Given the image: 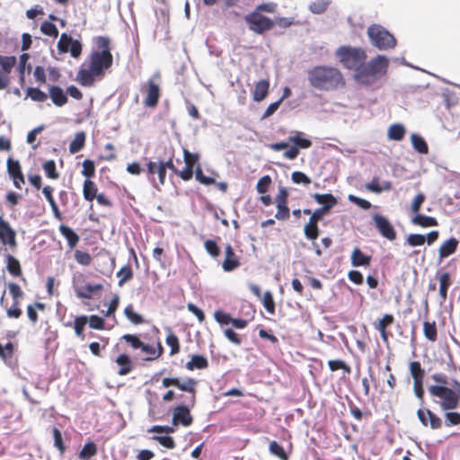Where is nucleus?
<instances>
[{"mask_svg": "<svg viewBox=\"0 0 460 460\" xmlns=\"http://www.w3.org/2000/svg\"><path fill=\"white\" fill-rule=\"evenodd\" d=\"M59 232L66 239L70 248H74L79 242L78 234L69 226L61 225L59 226Z\"/></svg>", "mask_w": 460, "mask_h": 460, "instance_id": "b1692460", "label": "nucleus"}, {"mask_svg": "<svg viewBox=\"0 0 460 460\" xmlns=\"http://www.w3.org/2000/svg\"><path fill=\"white\" fill-rule=\"evenodd\" d=\"M102 288V284H87L84 287L75 288V294L79 298L91 299L93 293Z\"/></svg>", "mask_w": 460, "mask_h": 460, "instance_id": "412c9836", "label": "nucleus"}, {"mask_svg": "<svg viewBox=\"0 0 460 460\" xmlns=\"http://www.w3.org/2000/svg\"><path fill=\"white\" fill-rule=\"evenodd\" d=\"M291 179L294 183L308 185L311 183V179L302 172L296 171L292 172Z\"/></svg>", "mask_w": 460, "mask_h": 460, "instance_id": "bf43d9fd", "label": "nucleus"}, {"mask_svg": "<svg viewBox=\"0 0 460 460\" xmlns=\"http://www.w3.org/2000/svg\"><path fill=\"white\" fill-rule=\"evenodd\" d=\"M411 223L421 227L437 226L438 220L429 216L418 213L411 218Z\"/></svg>", "mask_w": 460, "mask_h": 460, "instance_id": "5701e85b", "label": "nucleus"}, {"mask_svg": "<svg viewBox=\"0 0 460 460\" xmlns=\"http://www.w3.org/2000/svg\"><path fill=\"white\" fill-rule=\"evenodd\" d=\"M244 21L250 31L260 35L270 31L275 25L273 20L253 11L244 16Z\"/></svg>", "mask_w": 460, "mask_h": 460, "instance_id": "423d86ee", "label": "nucleus"}, {"mask_svg": "<svg viewBox=\"0 0 460 460\" xmlns=\"http://www.w3.org/2000/svg\"><path fill=\"white\" fill-rule=\"evenodd\" d=\"M7 172L11 178L23 176L20 163L17 160L9 158L7 160Z\"/></svg>", "mask_w": 460, "mask_h": 460, "instance_id": "a19ab883", "label": "nucleus"}, {"mask_svg": "<svg viewBox=\"0 0 460 460\" xmlns=\"http://www.w3.org/2000/svg\"><path fill=\"white\" fill-rule=\"evenodd\" d=\"M124 313L126 317L134 324H138L143 322L142 316L134 311L131 305L126 306Z\"/></svg>", "mask_w": 460, "mask_h": 460, "instance_id": "8fccbe9b", "label": "nucleus"}, {"mask_svg": "<svg viewBox=\"0 0 460 460\" xmlns=\"http://www.w3.org/2000/svg\"><path fill=\"white\" fill-rule=\"evenodd\" d=\"M271 183V178L269 175H265L261 177L256 185V190L259 193L264 194L267 192L270 185Z\"/></svg>", "mask_w": 460, "mask_h": 460, "instance_id": "0e129e2a", "label": "nucleus"}, {"mask_svg": "<svg viewBox=\"0 0 460 460\" xmlns=\"http://www.w3.org/2000/svg\"><path fill=\"white\" fill-rule=\"evenodd\" d=\"M83 195L84 198L88 201H92L95 199L97 195V187L93 181L89 179L84 181L83 186Z\"/></svg>", "mask_w": 460, "mask_h": 460, "instance_id": "473e14b6", "label": "nucleus"}, {"mask_svg": "<svg viewBox=\"0 0 460 460\" xmlns=\"http://www.w3.org/2000/svg\"><path fill=\"white\" fill-rule=\"evenodd\" d=\"M160 97V90L159 86L155 84L152 80L148 81V88L146 92V97L144 102L146 107H155L156 106L158 100Z\"/></svg>", "mask_w": 460, "mask_h": 460, "instance_id": "2eb2a0df", "label": "nucleus"}, {"mask_svg": "<svg viewBox=\"0 0 460 460\" xmlns=\"http://www.w3.org/2000/svg\"><path fill=\"white\" fill-rule=\"evenodd\" d=\"M153 439L168 449H173L176 447L174 439L170 436H154Z\"/></svg>", "mask_w": 460, "mask_h": 460, "instance_id": "5fc2aeb1", "label": "nucleus"}, {"mask_svg": "<svg viewBox=\"0 0 460 460\" xmlns=\"http://www.w3.org/2000/svg\"><path fill=\"white\" fill-rule=\"evenodd\" d=\"M458 243L459 242L454 237L445 241L438 249L439 259L442 260L453 254L456 251Z\"/></svg>", "mask_w": 460, "mask_h": 460, "instance_id": "f3484780", "label": "nucleus"}, {"mask_svg": "<svg viewBox=\"0 0 460 460\" xmlns=\"http://www.w3.org/2000/svg\"><path fill=\"white\" fill-rule=\"evenodd\" d=\"M120 367L118 371L119 376H126L133 370V363L131 358L126 354H120L115 360Z\"/></svg>", "mask_w": 460, "mask_h": 460, "instance_id": "6ab92c4d", "label": "nucleus"}, {"mask_svg": "<svg viewBox=\"0 0 460 460\" xmlns=\"http://www.w3.org/2000/svg\"><path fill=\"white\" fill-rule=\"evenodd\" d=\"M75 259L79 264L84 266L89 265L92 261V258L88 252L79 250L75 252Z\"/></svg>", "mask_w": 460, "mask_h": 460, "instance_id": "338daca9", "label": "nucleus"}, {"mask_svg": "<svg viewBox=\"0 0 460 460\" xmlns=\"http://www.w3.org/2000/svg\"><path fill=\"white\" fill-rule=\"evenodd\" d=\"M307 79L311 86L321 91H335L345 85L341 70L331 66H318L310 69Z\"/></svg>", "mask_w": 460, "mask_h": 460, "instance_id": "f03ea898", "label": "nucleus"}, {"mask_svg": "<svg viewBox=\"0 0 460 460\" xmlns=\"http://www.w3.org/2000/svg\"><path fill=\"white\" fill-rule=\"evenodd\" d=\"M198 384V380L194 378H187L186 380L181 381L177 377V385H175L174 387H177L187 394L184 397V402L190 406H194L196 404Z\"/></svg>", "mask_w": 460, "mask_h": 460, "instance_id": "6e6552de", "label": "nucleus"}, {"mask_svg": "<svg viewBox=\"0 0 460 460\" xmlns=\"http://www.w3.org/2000/svg\"><path fill=\"white\" fill-rule=\"evenodd\" d=\"M390 60L384 55H377L372 58L364 65H361L358 70L353 74L354 81L365 87H370L376 84L388 71Z\"/></svg>", "mask_w": 460, "mask_h": 460, "instance_id": "7ed1b4c3", "label": "nucleus"}, {"mask_svg": "<svg viewBox=\"0 0 460 460\" xmlns=\"http://www.w3.org/2000/svg\"><path fill=\"white\" fill-rule=\"evenodd\" d=\"M52 191H53V189L50 187V186H45L43 189H42V193L44 194L46 199L49 201L50 207H51V209H52V212L54 214V217L57 218V219H59L61 220L62 217H61V213L58 208V205L52 196Z\"/></svg>", "mask_w": 460, "mask_h": 460, "instance_id": "bb28decb", "label": "nucleus"}, {"mask_svg": "<svg viewBox=\"0 0 460 460\" xmlns=\"http://www.w3.org/2000/svg\"><path fill=\"white\" fill-rule=\"evenodd\" d=\"M46 175L50 179H58V173L56 171V164L53 160H49L43 164Z\"/></svg>", "mask_w": 460, "mask_h": 460, "instance_id": "6e6d98bb", "label": "nucleus"}, {"mask_svg": "<svg viewBox=\"0 0 460 460\" xmlns=\"http://www.w3.org/2000/svg\"><path fill=\"white\" fill-rule=\"evenodd\" d=\"M350 259L353 267L368 266L371 261V256L366 255L358 247L353 249Z\"/></svg>", "mask_w": 460, "mask_h": 460, "instance_id": "a211bd4d", "label": "nucleus"}, {"mask_svg": "<svg viewBox=\"0 0 460 460\" xmlns=\"http://www.w3.org/2000/svg\"><path fill=\"white\" fill-rule=\"evenodd\" d=\"M16 64V58L13 56H2L0 55V70L11 73L13 67Z\"/></svg>", "mask_w": 460, "mask_h": 460, "instance_id": "ea45409f", "label": "nucleus"}, {"mask_svg": "<svg viewBox=\"0 0 460 460\" xmlns=\"http://www.w3.org/2000/svg\"><path fill=\"white\" fill-rule=\"evenodd\" d=\"M372 219L376 228L383 237L389 241L396 239V232L391 222L385 216L374 214Z\"/></svg>", "mask_w": 460, "mask_h": 460, "instance_id": "1a4fd4ad", "label": "nucleus"}, {"mask_svg": "<svg viewBox=\"0 0 460 460\" xmlns=\"http://www.w3.org/2000/svg\"><path fill=\"white\" fill-rule=\"evenodd\" d=\"M423 332L428 340L435 341L437 338V328L435 323L425 322L423 324Z\"/></svg>", "mask_w": 460, "mask_h": 460, "instance_id": "3c124183", "label": "nucleus"}, {"mask_svg": "<svg viewBox=\"0 0 460 460\" xmlns=\"http://www.w3.org/2000/svg\"><path fill=\"white\" fill-rule=\"evenodd\" d=\"M446 426L450 427L460 424V413L456 411H447L445 414Z\"/></svg>", "mask_w": 460, "mask_h": 460, "instance_id": "e2e57ef3", "label": "nucleus"}, {"mask_svg": "<svg viewBox=\"0 0 460 460\" xmlns=\"http://www.w3.org/2000/svg\"><path fill=\"white\" fill-rule=\"evenodd\" d=\"M319 232L318 225L306 224L304 226V234L308 240L315 241L319 236Z\"/></svg>", "mask_w": 460, "mask_h": 460, "instance_id": "de8ad7c7", "label": "nucleus"}, {"mask_svg": "<svg viewBox=\"0 0 460 460\" xmlns=\"http://www.w3.org/2000/svg\"><path fill=\"white\" fill-rule=\"evenodd\" d=\"M367 34L371 45L379 50L394 49L396 40L385 27L372 24L367 28Z\"/></svg>", "mask_w": 460, "mask_h": 460, "instance_id": "39448f33", "label": "nucleus"}, {"mask_svg": "<svg viewBox=\"0 0 460 460\" xmlns=\"http://www.w3.org/2000/svg\"><path fill=\"white\" fill-rule=\"evenodd\" d=\"M405 128L401 123L393 124L389 127L387 137L391 140L401 141L405 135Z\"/></svg>", "mask_w": 460, "mask_h": 460, "instance_id": "a878e982", "label": "nucleus"}, {"mask_svg": "<svg viewBox=\"0 0 460 460\" xmlns=\"http://www.w3.org/2000/svg\"><path fill=\"white\" fill-rule=\"evenodd\" d=\"M269 449L272 455L276 456L280 460H288V455L286 453L284 447L277 441H271Z\"/></svg>", "mask_w": 460, "mask_h": 460, "instance_id": "58836bf2", "label": "nucleus"}, {"mask_svg": "<svg viewBox=\"0 0 460 460\" xmlns=\"http://www.w3.org/2000/svg\"><path fill=\"white\" fill-rule=\"evenodd\" d=\"M72 37L67 35L66 33H62L60 39L58 42V49L60 53H66L67 48H69L71 44Z\"/></svg>", "mask_w": 460, "mask_h": 460, "instance_id": "4d7b16f0", "label": "nucleus"}, {"mask_svg": "<svg viewBox=\"0 0 460 460\" xmlns=\"http://www.w3.org/2000/svg\"><path fill=\"white\" fill-rule=\"evenodd\" d=\"M193 406H190L188 403L185 405H178L172 411V424L177 426L179 424L188 427L192 421L193 418L190 414V408Z\"/></svg>", "mask_w": 460, "mask_h": 460, "instance_id": "9d476101", "label": "nucleus"}, {"mask_svg": "<svg viewBox=\"0 0 460 460\" xmlns=\"http://www.w3.org/2000/svg\"><path fill=\"white\" fill-rule=\"evenodd\" d=\"M431 378L437 383L429 386L430 395L439 399V404L443 411H451L459 405L460 382L456 379L449 380L448 376L442 373H436Z\"/></svg>", "mask_w": 460, "mask_h": 460, "instance_id": "f257e3e1", "label": "nucleus"}, {"mask_svg": "<svg viewBox=\"0 0 460 460\" xmlns=\"http://www.w3.org/2000/svg\"><path fill=\"white\" fill-rule=\"evenodd\" d=\"M328 366L332 371L342 369L347 374L351 372L350 367L347 365L343 360L331 359L328 361Z\"/></svg>", "mask_w": 460, "mask_h": 460, "instance_id": "a18cd8bd", "label": "nucleus"}, {"mask_svg": "<svg viewBox=\"0 0 460 460\" xmlns=\"http://www.w3.org/2000/svg\"><path fill=\"white\" fill-rule=\"evenodd\" d=\"M95 173V165L92 160L86 159L83 163L82 174L90 180Z\"/></svg>", "mask_w": 460, "mask_h": 460, "instance_id": "13d9d810", "label": "nucleus"}, {"mask_svg": "<svg viewBox=\"0 0 460 460\" xmlns=\"http://www.w3.org/2000/svg\"><path fill=\"white\" fill-rule=\"evenodd\" d=\"M49 95L52 102L58 107H62L67 102L66 93L58 85L49 86Z\"/></svg>", "mask_w": 460, "mask_h": 460, "instance_id": "4468645a", "label": "nucleus"}, {"mask_svg": "<svg viewBox=\"0 0 460 460\" xmlns=\"http://www.w3.org/2000/svg\"><path fill=\"white\" fill-rule=\"evenodd\" d=\"M335 57L341 65L356 73L367 58V52L360 47L342 45L335 50Z\"/></svg>", "mask_w": 460, "mask_h": 460, "instance_id": "20e7f679", "label": "nucleus"}, {"mask_svg": "<svg viewBox=\"0 0 460 460\" xmlns=\"http://www.w3.org/2000/svg\"><path fill=\"white\" fill-rule=\"evenodd\" d=\"M270 83L268 80H260L253 91V100L255 102H261L264 100L268 94Z\"/></svg>", "mask_w": 460, "mask_h": 460, "instance_id": "4be33fe9", "label": "nucleus"}, {"mask_svg": "<svg viewBox=\"0 0 460 460\" xmlns=\"http://www.w3.org/2000/svg\"><path fill=\"white\" fill-rule=\"evenodd\" d=\"M330 5L329 0H314L309 4V10L314 14L324 13Z\"/></svg>", "mask_w": 460, "mask_h": 460, "instance_id": "e433bc0d", "label": "nucleus"}, {"mask_svg": "<svg viewBox=\"0 0 460 460\" xmlns=\"http://www.w3.org/2000/svg\"><path fill=\"white\" fill-rule=\"evenodd\" d=\"M240 265L237 257L230 244L226 246V258L222 263L225 271H232Z\"/></svg>", "mask_w": 460, "mask_h": 460, "instance_id": "dca6fc26", "label": "nucleus"}, {"mask_svg": "<svg viewBox=\"0 0 460 460\" xmlns=\"http://www.w3.org/2000/svg\"><path fill=\"white\" fill-rule=\"evenodd\" d=\"M394 321V317L392 314H385L383 318L379 319L377 323H375L376 329L378 332H384L386 330V327L392 324Z\"/></svg>", "mask_w": 460, "mask_h": 460, "instance_id": "052dcab7", "label": "nucleus"}, {"mask_svg": "<svg viewBox=\"0 0 460 460\" xmlns=\"http://www.w3.org/2000/svg\"><path fill=\"white\" fill-rule=\"evenodd\" d=\"M97 454V447L94 442L90 441L84 445L82 450L79 453L81 459H89Z\"/></svg>", "mask_w": 460, "mask_h": 460, "instance_id": "4c0bfd02", "label": "nucleus"}, {"mask_svg": "<svg viewBox=\"0 0 460 460\" xmlns=\"http://www.w3.org/2000/svg\"><path fill=\"white\" fill-rule=\"evenodd\" d=\"M426 242V236L420 234H411L406 239V243L411 247L423 245Z\"/></svg>", "mask_w": 460, "mask_h": 460, "instance_id": "603ef678", "label": "nucleus"}, {"mask_svg": "<svg viewBox=\"0 0 460 460\" xmlns=\"http://www.w3.org/2000/svg\"><path fill=\"white\" fill-rule=\"evenodd\" d=\"M96 78H98L97 75L93 72L90 66L88 69H81L77 74V79L83 86H92Z\"/></svg>", "mask_w": 460, "mask_h": 460, "instance_id": "aec40b11", "label": "nucleus"}, {"mask_svg": "<svg viewBox=\"0 0 460 460\" xmlns=\"http://www.w3.org/2000/svg\"><path fill=\"white\" fill-rule=\"evenodd\" d=\"M410 371L413 381L423 380L425 371L419 361H412L410 364Z\"/></svg>", "mask_w": 460, "mask_h": 460, "instance_id": "79ce46f5", "label": "nucleus"}, {"mask_svg": "<svg viewBox=\"0 0 460 460\" xmlns=\"http://www.w3.org/2000/svg\"><path fill=\"white\" fill-rule=\"evenodd\" d=\"M145 360H154L164 353V347H140Z\"/></svg>", "mask_w": 460, "mask_h": 460, "instance_id": "c756f323", "label": "nucleus"}, {"mask_svg": "<svg viewBox=\"0 0 460 460\" xmlns=\"http://www.w3.org/2000/svg\"><path fill=\"white\" fill-rule=\"evenodd\" d=\"M13 352L14 347H0V357L8 365H12L14 362Z\"/></svg>", "mask_w": 460, "mask_h": 460, "instance_id": "864d4df0", "label": "nucleus"}, {"mask_svg": "<svg viewBox=\"0 0 460 460\" xmlns=\"http://www.w3.org/2000/svg\"><path fill=\"white\" fill-rule=\"evenodd\" d=\"M88 323V317L85 315L75 317L74 321L75 332L78 337H82L84 329Z\"/></svg>", "mask_w": 460, "mask_h": 460, "instance_id": "c03bdc74", "label": "nucleus"}, {"mask_svg": "<svg viewBox=\"0 0 460 460\" xmlns=\"http://www.w3.org/2000/svg\"><path fill=\"white\" fill-rule=\"evenodd\" d=\"M31 98L34 102H43L48 99V94L36 87H28L26 90V98Z\"/></svg>", "mask_w": 460, "mask_h": 460, "instance_id": "f704fd0d", "label": "nucleus"}, {"mask_svg": "<svg viewBox=\"0 0 460 460\" xmlns=\"http://www.w3.org/2000/svg\"><path fill=\"white\" fill-rule=\"evenodd\" d=\"M40 31L43 34L50 36V37L57 38L58 35V31L57 26L50 22L46 21V22H42V24L40 25Z\"/></svg>", "mask_w": 460, "mask_h": 460, "instance_id": "09e8293b", "label": "nucleus"}, {"mask_svg": "<svg viewBox=\"0 0 460 460\" xmlns=\"http://www.w3.org/2000/svg\"><path fill=\"white\" fill-rule=\"evenodd\" d=\"M6 259V270L8 272L14 276L19 277L22 275V269L19 261L11 254L5 256Z\"/></svg>", "mask_w": 460, "mask_h": 460, "instance_id": "c85d7f7f", "label": "nucleus"}, {"mask_svg": "<svg viewBox=\"0 0 460 460\" xmlns=\"http://www.w3.org/2000/svg\"><path fill=\"white\" fill-rule=\"evenodd\" d=\"M117 277L120 278L119 286L122 287L125 282L131 279L133 277V270L129 265L123 266L118 272Z\"/></svg>", "mask_w": 460, "mask_h": 460, "instance_id": "37998d69", "label": "nucleus"}, {"mask_svg": "<svg viewBox=\"0 0 460 460\" xmlns=\"http://www.w3.org/2000/svg\"><path fill=\"white\" fill-rule=\"evenodd\" d=\"M288 141L295 144L297 148H308L312 146V142L308 138L303 137V133L296 131L294 136L288 137Z\"/></svg>", "mask_w": 460, "mask_h": 460, "instance_id": "72a5a7b5", "label": "nucleus"}, {"mask_svg": "<svg viewBox=\"0 0 460 460\" xmlns=\"http://www.w3.org/2000/svg\"><path fill=\"white\" fill-rule=\"evenodd\" d=\"M451 285L450 276L447 272H445L439 277V296L442 301L447 299V289Z\"/></svg>", "mask_w": 460, "mask_h": 460, "instance_id": "c9c22d12", "label": "nucleus"}, {"mask_svg": "<svg viewBox=\"0 0 460 460\" xmlns=\"http://www.w3.org/2000/svg\"><path fill=\"white\" fill-rule=\"evenodd\" d=\"M53 438H54V446L58 449L60 455H63L66 451V447L63 441L61 431L54 427L52 429Z\"/></svg>", "mask_w": 460, "mask_h": 460, "instance_id": "49530a36", "label": "nucleus"}, {"mask_svg": "<svg viewBox=\"0 0 460 460\" xmlns=\"http://www.w3.org/2000/svg\"><path fill=\"white\" fill-rule=\"evenodd\" d=\"M96 45L100 50L96 53L111 54L110 49V40L106 37H99L96 40Z\"/></svg>", "mask_w": 460, "mask_h": 460, "instance_id": "680f3d73", "label": "nucleus"}, {"mask_svg": "<svg viewBox=\"0 0 460 460\" xmlns=\"http://www.w3.org/2000/svg\"><path fill=\"white\" fill-rule=\"evenodd\" d=\"M85 137L86 136L84 131L77 132L69 145V152L71 154L79 152L84 146Z\"/></svg>", "mask_w": 460, "mask_h": 460, "instance_id": "2f4dec72", "label": "nucleus"}, {"mask_svg": "<svg viewBox=\"0 0 460 460\" xmlns=\"http://www.w3.org/2000/svg\"><path fill=\"white\" fill-rule=\"evenodd\" d=\"M417 416L424 427H430L432 429H438L442 427L441 419L429 409H419Z\"/></svg>", "mask_w": 460, "mask_h": 460, "instance_id": "9b49d317", "label": "nucleus"}, {"mask_svg": "<svg viewBox=\"0 0 460 460\" xmlns=\"http://www.w3.org/2000/svg\"><path fill=\"white\" fill-rule=\"evenodd\" d=\"M208 366V359L200 355H193L189 362L186 364V367L189 370L194 369H204Z\"/></svg>", "mask_w": 460, "mask_h": 460, "instance_id": "cd10ccee", "label": "nucleus"}, {"mask_svg": "<svg viewBox=\"0 0 460 460\" xmlns=\"http://www.w3.org/2000/svg\"><path fill=\"white\" fill-rule=\"evenodd\" d=\"M313 198L318 204L322 205V207L319 208L323 210L324 213H328L330 209L336 206L338 202L337 199L331 193H314L313 195Z\"/></svg>", "mask_w": 460, "mask_h": 460, "instance_id": "ddd939ff", "label": "nucleus"}, {"mask_svg": "<svg viewBox=\"0 0 460 460\" xmlns=\"http://www.w3.org/2000/svg\"><path fill=\"white\" fill-rule=\"evenodd\" d=\"M392 188V184L390 181H383L382 184H379L378 179L374 178L370 182L366 184V189L369 191L375 192V193H381L385 190H389Z\"/></svg>", "mask_w": 460, "mask_h": 460, "instance_id": "7c9ffc66", "label": "nucleus"}, {"mask_svg": "<svg viewBox=\"0 0 460 460\" xmlns=\"http://www.w3.org/2000/svg\"><path fill=\"white\" fill-rule=\"evenodd\" d=\"M411 142L413 148L421 155L429 153V146L426 140L420 135L412 133L411 135Z\"/></svg>", "mask_w": 460, "mask_h": 460, "instance_id": "393cba45", "label": "nucleus"}, {"mask_svg": "<svg viewBox=\"0 0 460 460\" xmlns=\"http://www.w3.org/2000/svg\"><path fill=\"white\" fill-rule=\"evenodd\" d=\"M15 231L10 226L9 223L0 217V241L2 243L11 247H15Z\"/></svg>", "mask_w": 460, "mask_h": 460, "instance_id": "f8f14e48", "label": "nucleus"}, {"mask_svg": "<svg viewBox=\"0 0 460 460\" xmlns=\"http://www.w3.org/2000/svg\"><path fill=\"white\" fill-rule=\"evenodd\" d=\"M67 52H69L73 58H78L82 52V44L80 41L72 38L71 44L69 48H67Z\"/></svg>", "mask_w": 460, "mask_h": 460, "instance_id": "774afa93", "label": "nucleus"}, {"mask_svg": "<svg viewBox=\"0 0 460 460\" xmlns=\"http://www.w3.org/2000/svg\"><path fill=\"white\" fill-rule=\"evenodd\" d=\"M204 245L207 252L213 258H217L220 254V249L215 241L207 240Z\"/></svg>", "mask_w": 460, "mask_h": 460, "instance_id": "69168bd1", "label": "nucleus"}, {"mask_svg": "<svg viewBox=\"0 0 460 460\" xmlns=\"http://www.w3.org/2000/svg\"><path fill=\"white\" fill-rule=\"evenodd\" d=\"M112 60L111 54L92 52L89 66L92 67L93 72L97 75V77L101 79L104 75L105 70L111 66Z\"/></svg>", "mask_w": 460, "mask_h": 460, "instance_id": "0eeeda50", "label": "nucleus"}]
</instances>
